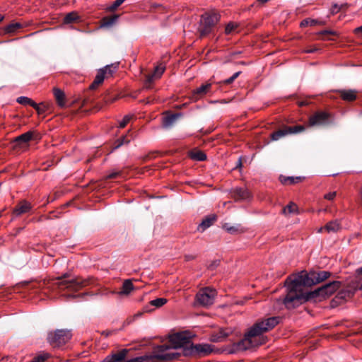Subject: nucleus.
Segmentation results:
<instances>
[{"instance_id": "obj_1", "label": "nucleus", "mask_w": 362, "mask_h": 362, "mask_svg": "<svg viewBox=\"0 0 362 362\" xmlns=\"http://www.w3.org/2000/svg\"><path fill=\"white\" fill-rule=\"evenodd\" d=\"M329 276L325 271L310 272L302 271L300 273L287 278L285 284L287 287V295L284 299V304L288 309L298 307L308 300L304 288L318 284Z\"/></svg>"}, {"instance_id": "obj_2", "label": "nucleus", "mask_w": 362, "mask_h": 362, "mask_svg": "<svg viewBox=\"0 0 362 362\" xmlns=\"http://www.w3.org/2000/svg\"><path fill=\"white\" fill-rule=\"evenodd\" d=\"M279 322L278 317H272L255 323L245 334L244 338L235 344L237 351H245L263 344L266 337L263 334L274 328Z\"/></svg>"}, {"instance_id": "obj_3", "label": "nucleus", "mask_w": 362, "mask_h": 362, "mask_svg": "<svg viewBox=\"0 0 362 362\" xmlns=\"http://www.w3.org/2000/svg\"><path fill=\"white\" fill-rule=\"evenodd\" d=\"M192 336L189 332L176 333L169 338V344H163L157 346L153 351V358L159 360H174L180 354L177 352H168V351L173 349H177L182 347H190V339Z\"/></svg>"}, {"instance_id": "obj_4", "label": "nucleus", "mask_w": 362, "mask_h": 362, "mask_svg": "<svg viewBox=\"0 0 362 362\" xmlns=\"http://www.w3.org/2000/svg\"><path fill=\"white\" fill-rule=\"evenodd\" d=\"M64 277H66V275H64L63 277L59 278L55 284L57 285L59 291L62 293V295L66 297H77L78 296L74 295L71 293L75 292L84 286H86L89 284L88 280H83L81 278L66 280L63 279Z\"/></svg>"}, {"instance_id": "obj_5", "label": "nucleus", "mask_w": 362, "mask_h": 362, "mask_svg": "<svg viewBox=\"0 0 362 362\" xmlns=\"http://www.w3.org/2000/svg\"><path fill=\"white\" fill-rule=\"evenodd\" d=\"M220 16L217 13H206L202 16L199 32L201 37H204L211 33L216 24L219 21Z\"/></svg>"}, {"instance_id": "obj_6", "label": "nucleus", "mask_w": 362, "mask_h": 362, "mask_svg": "<svg viewBox=\"0 0 362 362\" xmlns=\"http://www.w3.org/2000/svg\"><path fill=\"white\" fill-rule=\"evenodd\" d=\"M340 285L341 284L339 281H332L324 285L313 292L305 293V296L308 297V300L312 298L321 300L322 298H327L332 295L340 288Z\"/></svg>"}, {"instance_id": "obj_7", "label": "nucleus", "mask_w": 362, "mask_h": 362, "mask_svg": "<svg viewBox=\"0 0 362 362\" xmlns=\"http://www.w3.org/2000/svg\"><path fill=\"white\" fill-rule=\"evenodd\" d=\"M71 334L69 331L58 329L48 334L47 339L53 346H59L66 343L71 339Z\"/></svg>"}, {"instance_id": "obj_8", "label": "nucleus", "mask_w": 362, "mask_h": 362, "mask_svg": "<svg viewBox=\"0 0 362 362\" xmlns=\"http://www.w3.org/2000/svg\"><path fill=\"white\" fill-rule=\"evenodd\" d=\"M216 292L210 288L200 290L196 296V302L202 306H209L213 304Z\"/></svg>"}, {"instance_id": "obj_9", "label": "nucleus", "mask_w": 362, "mask_h": 362, "mask_svg": "<svg viewBox=\"0 0 362 362\" xmlns=\"http://www.w3.org/2000/svg\"><path fill=\"white\" fill-rule=\"evenodd\" d=\"M331 122V115L322 111L315 112L309 118L310 126H326Z\"/></svg>"}, {"instance_id": "obj_10", "label": "nucleus", "mask_w": 362, "mask_h": 362, "mask_svg": "<svg viewBox=\"0 0 362 362\" xmlns=\"http://www.w3.org/2000/svg\"><path fill=\"white\" fill-rule=\"evenodd\" d=\"M305 129L303 126L298 125L294 127H284L283 129L274 132L272 134V139L277 141L281 137L288 134H296L303 132Z\"/></svg>"}, {"instance_id": "obj_11", "label": "nucleus", "mask_w": 362, "mask_h": 362, "mask_svg": "<svg viewBox=\"0 0 362 362\" xmlns=\"http://www.w3.org/2000/svg\"><path fill=\"white\" fill-rule=\"evenodd\" d=\"M213 348L210 344H190V347L185 354H197L201 356H206L211 353Z\"/></svg>"}, {"instance_id": "obj_12", "label": "nucleus", "mask_w": 362, "mask_h": 362, "mask_svg": "<svg viewBox=\"0 0 362 362\" xmlns=\"http://www.w3.org/2000/svg\"><path fill=\"white\" fill-rule=\"evenodd\" d=\"M112 66H106L104 69L99 70L94 81L90 85V88L91 89H94L96 88L99 85H100L105 79V74L111 76L113 72V70L112 69Z\"/></svg>"}, {"instance_id": "obj_13", "label": "nucleus", "mask_w": 362, "mask_h": 362, "mask_svg": "<svg viewBox=\"0 0 362 362\" xmlns=\"http://www.w3.org/2000/svg\"><path fill=\"white\" fill-rule=\"evenodd\" d=\"M165 71V66L163 65L157 66L155 68L153 73L148 75L145 81V86L146 88H150V84L155 80L158 79Z\"/></svg>"}, {"instance_id": "obj_14", "label": "nucleus", "mask_w": 362, "mask_h": 362, "mask_svg": "<svg viewBox=\"0 0 362 362\" xmlns=\"http://www.w3.org/2000/svg\"><path fill=\"white\" fill-rule=\"evenodd\" d=\"M232 197L235 201H245L251 197V194L245 188H235L233 191Z\"/></svg>"}, {"instance_id": "obj_15", "label": "nucleus", "mask_w": 362, "mask_h": 362, "mask_svg": "<svg viewBox=\"0 0 362 362\" xmlns=\"http://www.w3.org/2000/svg\"><path fill=\"white\" fill-rule=\"evenodd\" d=\"M211 87V83H206L193 90L192 98L197 100L209 93Z\"/></svg>"}, {"instance_id": "obj_16", "label": "nucleus", "mask_w": 362, "mask_h": 362, "mask_svg": "<svg viewBox=\"0 0 362 362\" xmlns=\"http://www.w3.org/2000/svg\"><path fill=\"white\" fill-rule=\"evenodd\" d=\"M31 204L23 200L21 201L16 207L13 209V214L16 216H21L23 214L28 213L31 209Z\"/></svg>"}, {"instance_id": "obj_17", "label": "nucleus", "mask_w": 362, "mask_h": 362, "mask_svg": "<svg viewBox=\"0 0 362 362\" xmlns=\"http://www.w3.org/2000/svg\"><path fill=\"white\" fill-rule=\"evenodd\" d=\"M340 229L341 226L339 221L335 220L327 223L324 228H320L318 232L322 233L323 230H326L328 233H336Z\"/></svg>"}, {"instance_id": "obj_18", "label": "nucleus", "mask_w": 362, "mask_h": 362, "mask_svg": "<svg viewBox=\"0 0 362 362\" xmlns=\"http://www.w3.org/2000/svg\"><path fill=\"white\" fill-rule=\"evenodd\" d=\"M17 102L21 105H29L32 106L37 111V112L39 114L42 112V110L40 109L39 105H37L32 99H30L28 97H24V96L19 97L17 98Z\"/></svg>"}, {"instance_id": "obj_19", "label": "nucleus", "mask_w": 362, "mask_h": 362, "mask_svg": "<svg viewBox=\"0 0 362 362\" xmlns=\"http://www.w3.org/2000/svg\"><path fill=\"white\" fill-rule=\"evenodd\" d=\"M127 354V350L123 349V350L112 355L111 356L107 357L104 360V362H120L125 358Z\"/></svg>"}, {"instance_id": "obj_20", "label": "nucleus", "mask_w": 362, "mask_h": 362, "mask_svg": "<svg viewBox=\"0 0 362 362\" xmlns=\"http://www.w3.org/2000/svg\"><path fill=\"white\" fill-rule=\"evenodd\" d=\"M216 219V215H214V214L206 216L204 219H203L202 223L199 225L198 230L202 232L205 230L206 228H208L209 226H211L214 223Z\"/></svg>"}, {"instance_id": "obj_21", "label": "nucleus", "mask_w": 362, "mask_h": 362, "mask_svg": "<svg viewBox=\"0 0 362 362\" xmlns=\"http://www.w3.org/2000/svg\"><path fill=\"white\" fill-rule=\"evenodd\" d=\"M341 98L346 101H353L356 99L357 92L354 90H341L339 91Z\"/></svg>"}, {"instance_id": "obj_22", "label": "nucleus", "mask_w": 362, "mask_h": 362, "mask_svg": "<svg viewBox=\"0 0 362 362\" xmlns=\"http://www.w3.org/2000/svg\"><path fill=\"white\" fill-rule=\"evenodd\" d=\"M34 133L33 132H28L24 133L19 136L16 137L14 140V142L16 144V145H22L24 144H27L29 141H30L33 138Z\"/></svg>"}, {"instance_id": "obj_23", "label": "nucleus", "mask_w": 362, "mask_h": 362, "mask_svg": "<svg viewBox=\"0 0 362 362\" xmlns=\"http://www.w3.org/2000/svg\"><path fill=\"white\" fill-rule=\"evenodd\" d=\"M180 116V114H171L164 116L163 117V127L170 128Z\"/></svg>"}, {"instance_id": "obj_24", "label": "nucleus", "mask_w": 362, "mask_h": 362, "mask_svg": "<svg viewBox=\"0 0 362 362\" xmlns=\"http://www.w3.org/2000/svg\"><path fill=\"white\" fill-rule=\"evenodd\" d=\"M134 289V286L131 280L127 279L123 282L122 289L117 293L119 296L129 295L132 291Z\"/></svg>"}, {"instance_id": "obj_25", "label": "nucleus", "mask_w": 362, "mask_h": 362, "mask_svg": "<svg viewBox=\"0 0 362 362\" xmlns=\"http://www.w3.org/2000/svg\"><path fill=\"white\" fill-rule=\"evenodd\" d=\"M53 92H54V95L55 97L57 104L60 107H64L65 105V99H64V92L57 88H54L53 90Z\"/></svg>"}, {"instance_id": "obj_26", "label": "nucleus", "mask_w": 362, "mask_h": 362, "mask_svg": "<svg viewBox=\"0 0 362 362\" xmlns=\"http://www.w3.org/2000/svg\"><path fill=\"white\" fill-rule=\"evenodd\" d=\"M189 156L192 160L197 161H203L206 159V154L203 151L197 149L191 151Z\"/></svg>"}, {"instance_id": "obj_27", "label": "nucleus", "mask_w": 362, "mask_h": 362, "mask_svg": "<svg viewBox=\"0 0 362 362\" xmlns=\"http://www.w3.org/2000/svg\"><path fill=\"white\" fill-rule=\"evenodd\" d=\"M118 15H113L110 17L103 18L101 23V27L108 28L112 26L118 19Z\"/></svg>"}, {"instance_id": "obj_28", "label": "nucleus", "mask_w": 362, "mask_h": 362, "mask_svg": "<svg viewBox=\"0 0 362 362\" xmlns=\"http://www.w3.org/2000/svg\"><path fill=\"white\" fill-rule=\"evenodd\" d=\"M297 211H298L297 206L294 203L291 202L290 204H288L286 206H285L282 209V213L284 215L287 216V215H289V214H296Z\"/></svg>"}, {"instance_id": "obj_29", "label": "nucleus", "mask_w": 362, "mask_h": 362, "mask_svg": "<svg viewBox=\"0 0 362 362\" xmlns=\"http://www.w3.org/2000/svg\"><path fill=\"white\" fill-rule=\"evenodd\" d=\"M168 302V300L165 298H158L152 300L149 302V305L154 306L157 308L162 307Z\"/></svg>"}, {"instance_id": "obj_30", "label": "nucleus", "mask_w": 362, "mask_h": 362, "mask_svg": "<svg viewBox=\"0 0 362 362\" xmlns=\"http://www.w3.org/2000/svg\"><path fill=\"white\" fill-rule=\"evenodd\" d=\"M78 18V16L75 12H71L66 15V16L64 18V23L69 24L74 22L76 21Z\"/></svg>"}, {"instance_id": "obj_31", "label": "nucleus", "mask_w": 362, "mask_h": 362, "mask_svg": "<svg viewBox=\"0 0 362 362\" xmlns=\"http://www.w3.org/2000/svg\"><path fill=\"white\" fill-rule=\"evenodd\" d=\"M238 25L235 23L230 22L226 26L225 29V33L227 35L233 33L238 28Z\"/></svg>"}, {"instance_id": "obj_32", "label": "nucleus", "mask_w": 362, "mask_h": 362, "mask_svg": "<svg viewBox=\"0 0 362 362\" xmlns=\"http://www.w3.org/2000/svg\"><path fill=\"white\" fill-rule=\"evenodd\" d=\"M21 27H22V25H21V23H11V24L8 25L6 27V31L7 33H14L18 29L21 28Z\"/></svg>"}, {"instance_id": "obj_33", "label": "nucleus", "mask_w": 362, "mask_h": 362, "mask_svg": "<svg viewBox=\"0 0 362 362\" xmlns=\"http://www.w3.org/2000/svg\"><path fill=\"white\" fill-rule=\"evenodd\" d=\"M301 178L300 177H288L286 178H284V180H281V182L284 184H294L296 182H300Z\"/></svg>"}, {"instance_id": "obj_34", "label": "nucleus", "mask_w": 362, "mask_h": 362, "mask_svg": "<svg viewBox=\"0 0 362 362\" xmlns=\"http://www.w3.org/2000/svg\"><path fill=\"white\" fill-rule=\"evenodd\" d=\"M240 74V71L235 72L231 77H230L229 78L223 81V83H224V84H230V83H232L239 76Z\"/></svg>"}, {"instance_id": "obj_35", "label": "nucleus", "mask_w": 362, "mask_h": 362, "mask_svg": "<svg viewBox=\"0 0 362 362\" xmlns=\"http://www.w3.org/2000/svg\"><path fill=\"white\" fill-rule=\"evenodd\" d=\"M132 116L131 115H126L124 117V118L122 119V120L119 122V128H124L127 124L128 122L131 120L132 119Z\"/></svg>"}, {"instance_id": "obj_36", "label": "nucleus", "mask_w": 362, "mask_h": 362, "mask_svg": "<svg viewBox=\"0 0 362 362\" xmlns=\"http://www.w3.org/2000/svg\"><path fill=\"white\" fill-rule=\"evenodd\" d=\"M345 6H346V4H341L340 6L338 4H334L331 8V13L332 14L337 13L340 9Z\"/></svg>"}, {"instance_id": "obj_37", "label": "nucleus", "mask_w": 362, "mask_h": 362, "mask_svg": "<svg viewBox=\"0 0 362 362\" xmlns=\"http://www.w3.org/2000/svg\"><path fill=\"white\" fill-rule=\"evenodd\" d=\"M129 142V140L127 139L126 136H122L120 139H119L117 141V144L115 145L114 148H117L119 146H121L122 145H123L124 144H128Z\"/></svg>"}, {"instance_id": "obj_38", "label": "nucleus", "mask_w": 362, "mask_h": 362, "mask_svg": "<svg viewBox=\"0 0 362 362\" xmlns=\"http://www.w3.org/2000/svg\"><path fill=\"white\" fill-rule=\"evenodd\" d=\"M147 358L144 356L136 357L124 362H146Z\"/></svg>"}, {"instance_id": "obj_39", "label": "nucleus", "mask_w": 362, "mask_h": 362, "mask_svg": "<svg viewBox=\"0 0 362 362\" xmlns=\"http://www.w3.org/2000/svg\"><path fill=\"white\" fill-rule=\"evenodd\" d=\"M124 0H116L112 5L110 7V10L113 11L115 9H117V7H119Z\"/></svg>"}, {"instance_id": "obj_40", "label": "nucleus", "mask_w": 362, "mask_h": 362, "mask_svg": "<svg viewBox=\"0 0 362 362\" xmlns=\"http://www.w3.org/2000/svg\"><path fill=\"white\" fill-rule=\"evenodd\" d=\"M336 195H337L336 192H329V193L325 194L324 197H325V199H326L327 200H333L335 198Z\"/></svg>"}, {"instance_id": "obj_41", "label": "nucleus", "mask_w": 362, "mask_h": 362, "mask_svg": "<svg viewBox=\"0 0 362 362\" xmlns=\"http://www.w3.org/2000/svg\"><path fill=\"white\" fill-rule=\"evenodd\" d=\"M320 35H327V34H330V35H338L336 31H334V30H322L321 32L319 33Z\"/></svg>"}, {"instance_id": "obj_42", "label": "nucleus", "mask_w": 362, "mask_h": 362, "mask_svg": "<svg viewBox=\"0 0 362 362\" xmlns=\"http://www.w3.org/2000/svg\"><path fill=\"white\" fill-rule=\"evenodd\" d=\"M224 228H225L227 231H228V232H230V233H234V232H235V231H237V230H237V228H236L235 227H234V226H232V227H228V226H227V225H225V226H224Z\"/></svg>"}, {"instance_id": "obj_43", "label": "nucleus", "mask_w": 362, "mask_h": 362, "mask_svg": "<svg viewBox=\"0 0 362 362\" xmlns=\"http://www.w3.org/2000/svg\"><path fill=\"white\" fill-rule=\"evenodd\" d=\"M119 174V172H112V173L109 174L106 178L107 179H112L117 177V175Z\"/></svg>"}, {"instance_id": "obj_44", "label": "nucleus", "mask_w": 362, "mask_h": 362, "mask_svg": "<svg viewBox=\"0 0 362 362\" xmlns=\"http://www.w3.org/2000/svg\"><path fill=\"white\" fill-rule=\"evenodd\" d=\"M309 21H310V25H315L318 23L324 24V22L319 23L317 20H315V19H309Z\"/></svg>"}, {"instance_id": "obj_45", "label": "nucleus", "mask_w": 362, "mask_h": 362, "mask_svg": "<svg viewBox=\"0 0 362 362\" xmlns=\"http://www.w3.org/2000/svg\"><path fill=\"white\" fill-rule=\"evenodd\" d=\"M354 33L357 35H361V37H362V25L360 26V27H358L356 28L355 30H354Z\"/></svg>"}, {"instance_id": "obj_46", "label": "nucleus", "mask_w": 362, "mask_h": 362, "mask_svg": "<svg viewBox=\"0 0 362 362\" xmlns=\"http://www.w3.org/2000/svg\"><path fill=\"white\" fill-rule=\"evenodd\" d=\"M318 50V49L317 47H313V48H308L306 49H305V52L306 53H313L315 51Z\"/></svg>"}, {"instance_id": "obj_47", "label": "nucleus", "mask_w": 362, "mask_h": 362, "mask_svg": "<svg viewBox=\"0 0 362 362\" xmlns=\"http://www.w3.org/2000/svg\"><path fill=\"white\" fill-rule=\"evenodd\" d=\"M307 25H310L309 19H305L300 23V26H302V27L307 26Z\"/></svg>"}, {"instance_id": "obj_48", "label": "nucleus", "mask_w": 362, "mask_h": 362, "mask_svg": "<svg viewBox=\"0 0 362 362\" xmlns=\"http://www.w3.org/2000/svg\"><path fill=\"white\" fill-rule=\"evenodd\" d=\"M45 360L42 357H38L37 358H35L32 362H43Z\"/></svg>"}, {"instance_id": "obj_49", "label": "nucleus", "mask_w": 362, "mask_h": 362, "mask_svg": "<svg viewBox=\"0 0 362 362\" xmlns=\"http://www.w3.org/2000/svg\"><path fill=\"white\" fill-rule=\"evenodd\" d=\"M356 272L358 275H362V267L361 268H359L358 269H357ZM361 289H362V284L361 286Z\"/></svg>"}, {"instance_id": "obj_50", "label": "nucleus", "mask_w": 362, "mask_h": 362, "mask_svg": "<svg viewBox=\"0 0 362 362\" xmlns=\"http://www.w3.org/2000/svg\"><path fill=\"white\" fill-rule=\"evenodd\" d=\"M222 337H226L228 335V332H221Z\"/></svg>"}, {"instance_id": "obj_51", "label": "nucleus", "mask_w": 362, "mask_h": 362, "mask_svg": "<svg viewBox=\"0 0 362 362\" xmlns=\"http://www.w3.org/2000/svg\"><path fill=\"white\" fill-rule=\"evenodd\" d=\"M212 340H213L214 341H220V339H219V337H218V338H217V339H213Z\"/></svg>"}, {"instance_id": "obj_52", "label": "nucleus", "mask_w": 362, "mask_h": 362, "mask_svg": "<svg viewBox=\"0 0 362 362\" xmlns=\"http://www.w3.org/2000/svg\"><path fill=\"white\" fill-rule=\"evenodd\" d=\"M146 310L147 312H149V311H151V309H148V306H146Z\"/></svg>"}, {"instance_id": "obj_53", "label": "nucleus", "mask_w": 362, "mask_h": 362, "mask_svg": "<svg viewBox=\"0 0 362 362\" xmlns=\"http://www.w3.org/2000/svg\"><path fill=\"white\" fill-rule=\"evenodd\" d=\"M360 197H361V202H362V190L360 192Z\"/></svg>"}, {"instance_id": "obj_54", "label": "nucleus", "mask_w": 362, "mask_h": 362, "mask_svg": "<svg viewBox=\"0 0 362 362\" xmlns=\"http://www.w3.org/2000/svg\"><path fill=\"white\" fill-rule=\"evenodd\" d=\"M103 334H105V336H108L109 335V332H104Z\"/></svg>"}, {"instance_id": "obj_55", "label": "nucleus", "mask_w": 362, "mask_h": 362, "mask_svg": "<svg viewBox=\"0 0 362 362\" xmlns=\"http://www.w3.org/2000/svg\"><path fill=\"white\" fill-rule=\"evenodd\" d=\"M3 19V17L1 16H0V22L2 21Z\"/></svg>"}, {"instance_id": "obj_56", "label": "nucleus", "mask_w": 362, "mask_h": 362, "mask_svg": "<svg viewBox=\"0 0 362 362\" xmlns=\"http://www.w3.org/2000/svg\"><path fill=\"white\" fill-rule=\"evenodd\" d=\"M305 105V103H301L300 104V105Z\"/></svg>"}, {"instance_id": "obj_57", "label": "nucleus", "mask_w": 362, "mask_h": 362, "mask_svg": "<svg viewBox=\"0 0 362 362\" xmlns=\"http://www.w3.org/2000/svg\"><path fill=\"white\" fill-rule=\"evenodd\" d=\"M239 165H241V161L240 160H238Z\"/></svg>"}, {"instance_id": "obj_58", "label": "nucleus", "mask_w": 362, "mask_h": 362, "mask_svg": "<svg viewBox=\"0 0 362 362\" xmlns=\"http://www.w3.org/2000/svg\"><path fill=\"white\" fill-rule=\"evenodd\" d=\"M361 114H362V111H361Z\"/></svg>"}]
</instances>
